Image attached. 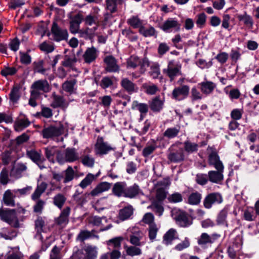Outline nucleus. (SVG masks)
Instances as JSON below:
<instances>
[{
	"label": "nucleus",
	"mask_w": 259,
	"mask_h": 259,
	"mask_svg": "<svg viewBox=\"0 0 259 259\" xmlns=\"http://www.w3.org/2000/svg\"><path fill=\"white\" fill-rule=\"evenodd\" d=\"M14 196L10 190H7L3 196L4 203L8 206H14Z\"/></svg>",
	"instance_id": "58836bf2"
},
{
	"label": "nucleus",
	"mask_w": 259,
	"mask_h": 259,
	"mask_svg": "<svg viewBox=\"0 0 259 259\" xmlns=\"http://www.w3.org/2000/svg\"><path fill=\"white\" fill-rule=\"evenodd\" d=\"M46 156L47 158L53 162H54L56 156L57 161L60 163H64L63 157L61 154L60 151L55 146H49L45 148Z\"/></svg>",
	"instance_id": "9d476101"
},
{
	"label": "nucleus",
	"mask_w": 259,
	"mask_h": 259,
	"mask_svg": "<svg viewBox=\"0 0 259 259\" xmlns=\"http://www.w3.org/2000/svg\"><path fill=\"white\" fill-rule=\"evenodd\" d=\"M228 214V208L225 207L218 214L216 218V225L218 226H225L228 227V224L227 220Z\"/></svg>",
	"instance_id": "412c9836"
},
{
	"label": "nucleus",
	"mask_w": 259,
	"mask_h": 259,
	"mask_svg": "<svg viewBox=\"0 0 259 259\" xmlns=\"http://www.w3.org/2000/svg\"><path fill=\"white\" fill-rule=\"evenodd\" d=\"M15 250L9 251L6 259H24L23 254L19 251V248H15Z\"/></svg>",
	"instance_id": "09e8293b"
},
{
	"label": "nucleus",
	"mask_w": 259,
	"mask_h": 259,
	"mask_svg": "<svg viewBox=\"0 0 259 259\" xmlns=\"http://www.w3.org/2000/svg\"><path fill=\"white\" fill-rule=\"evenodd\" d=\"M237 244L233 243L230 245L227 248V253L229 256L232 258L234 259L236 257V251L235 248H237Z\"/></svg>",
	"instance_id": "774afa93"
},
{
	"label": "nucleus",
	"mask_w": 259,
	"mask_h": 259,
	"mask_svg": "<svg viewBox=\"0 0 259 259\" xmlns=\"http://www.w3.org/2000/svg\"><path fill=\"white\" fill-rule=\"evenodd\" d=\"M114 150L111 144L105 141L103 137H98L94 147L95 154L102 156L107 154L111 151Z\"/></svg>",
	"instance_id": "f03ea898"
},
{
	"label": "nucleus",
	"mask_w": 259,
	"mask_h": 259,
	"mask_svg": "<svg viewBox=\"0 0 259 259\" xmlns=\"http://www.w3.org/2000/svg\"><path fill=\"white\" fill-rule=\"evenodd\" d=\"M199 85L201 86V91L206 95L211 94L216 87L215 83L210 81L202 82Z\"/></svg>",
	"instance_id": "bb28decb"
},
{
	"label": "nucleus",
	"mask_w": 259,
	"mask_h": 259,
	"mask_svg": "<svg viewBox=\"0 0 259 259\" xmlns=\"http://www.w3.org/2000/svg\"><path fill=\"white\" fill-rule=\"evenodd\" d=\"M95 179V176L92 174H88L85 178L80 182L79 186L82 188H85L88 186L90 185L92 182Z\"/></svg>",
	"instance_id": "de8ad7c7"
},
{
	"label": "nucleus",
	"mask_w": 259,
	"mask_h": 259,
	"mask_svg": "<svg viewBox=\"0 0 259 259\" xmlns=\"http://www.w3.org/2000/svg\"><path fill=\"white\" fill-rule=\"evenodd\" d=\"M43 61H39L33 63V69L36 72L45 74L46 69L43 67Z\"/></svg>",
	"instance_id": "680f3d73"
},
{
	"label": "nucleus",
	"mask_w": 259,
	"mask_h": 259,
	"mask_svg": "<svg viewBox=\"0 0 259 259\" xmlns=\"http://www.w3.org/2000/svg\"><path fill=\"white\" fill-rule=\"evenodd\" d=\"M123 239V238L121 237H115L108 240L107 244L110 247L114 248V249H117L120 247L121 242Z\"/></svg>",
	"instance_id": "a19ab883"
},
{
	"label": "nucleus",
	"mask_w": 259,
	"mask_h": 259,
	"mask_svg": "<svg viewBox=\"0 0 259 259\" xmlns=\"http://www.w3.org/2000/svg\"><path fill=\"white\" fill-rule=\"evenodd\" d=\"M140 190L137 185H134L125 188V197L133 198L140 193Z\"/></svg>",
	"instance_id": "79ce46f5"
},
{
	"label": "nucleus",
	"mask_w": 259,
	"mask_h": 259,
	"mask_svg": "<svg viewBox=\"0 0 259 259\" xmlns=\"http://www.w3.org/2000/svg\"><path fill=\"white\" fill-rule=\"evenodd\" d=\"M70 208L66 207L61 211L59 217L56 219V223L60 226H65L68 222V217L70 214Z\"/></svg>",
	"instance_id": "5701e85b"
},
{
	"label": "nucleus",
	"mask_w": 259,
	"mask_h": 259,
	"mask_svg": "<svg viewBox=\"0 0 259 259\" xmlns=\"http://www.w3.org/2000/svg\"><path fill=\"white\" fill-rule=\"evenodd\" d=\"M147 67H149V75L153 79L158 78L160 74L159 64L157 62H151L147 59Z\"/></svg>",
	"instance_id": "6ab92c4d"
},
{
	"label": "nucleus",
	"mask_w": 259,
	"mask_h": 259,
	"mask_svg": "<svg viewBox=\"0 0 259 259\" xmlns=\"http://www.w3.org/2000/svg\"><path fill=\"white\" fill-rule=\"evenodd\" d=\"M52 102L51 106L53 108H57L59 107H66V104L63 98L60 96L56 95L55 93H53L52 95Z\"/></svg>",
	"instance_id": "7c9ffc66"
},
{
	"label": "nucleus",
	"mask_w": 259,
	"mask_h": 259,
	"mask_svg": "<svg viewBox=\"0 0 259 259\" xmlns=\"http://www.w3.org/2000/svg\"><path fill=\"white\" fill-rule=\"evenodd\" d=\"M124 248L125 249L126 254L128 255L133 256L141 254V250L137 246H125Z\"/></svg>",
	"instance_id": "a18cd8bd"
},
{
	"label": "nucleus",
	"mask_w": 259,
	"mask_h": 259,
	"mask_svg": "<svg viewBox=\"0 0 259 259\" xmlns=\"http://www.w3.org/2000/svg\"><path fill=\"white\" fill-rule=\"evenodd\" d=\"M54 39L56 41H60L66 39L68 33L66 29L60 28L56 23H54L51 29Z\"/></svg>",
	"instance_id": "dca6fc26"
},
{
	"label": "nucleus",
	"mask_w": 259,
	"mask_h": 259,
	"mask_svg": "<svg viewBox=\"0 0 259 259\" xmlns=\"http://www.w3.org/2000/svg\"><path fill=\"white\" fill-rule=\"evenodd\" d=\"M114 193L118 196L125 197V185L122 183H116L113 188Z\"/></svg>",
	"instance_id": "c9c22d12"
},
{
	"label": "nucleus",
	"mask_w": 259,
	"mask_h": 259,
	"mask_svg": "<svg viewBox=\"0 0 259 259\" xmlns=\"http://www.w3.org/2000/svg\"><path fill=\"white\" fill-rule=\"evenodd\" d=\"M121 256V253L118 249H113L111 252L102 254L99 259H119Z\"/></svg>",
	"instance_id": "f704fd0d"
},
{
	"label": "nucleus",
	"mask_w": 259,
	"mask_h": 259,
	"mask_svg": "<svg viewBox=\"0 0 259 259\" xmlns=\"http://www.w3.org/2000/svg\"><path fill=\"white\" fill-rule=\"evenodd\" d=\"M208 176L204 174H198L196 175V181L200 185L204 186L206 185L208 181Z\"/></svg>",
	"instance_id": "864d4df0"
},
{
	"label": "nucleus",
	"mask_w": 259,
	"mask_h": 259,
	"mask_svg": "<svg viewBox=\"0 0 259 259\" xmlns=\"http://www.w3.org/2000/svg\"><path fill=\"white\" fill-rule=\"evenodd\" d=\"M190 245L189 239L188 237H185L184 241L178 244L175 247V249L178 251H182L183 249L189 247Z\"/></svg>",
	"instance_id": "13d9d810"
},
{
	"label": "nucleus",
	"mask_w": 259,
	"mask_h": 259,
	"mask_svg": "<svg viewBox=\"0 0 259 259\" xmlns=\"http://www.w3.org/2000/svg\"><path fill=\"white\" fill-rule=\"evenodd\" d=\"M111 188V184L107 182H102L99 184L90 193H85L82 196V201L79 202V203H83L86 201L85 200L90 195L92 196H96L102 193L107 191Z\"/></svg>",
	"instance_id": "6e6552de"
},
{
	"label": "nucleus",
	"mask_w": 259,
	"mask_h": 259,
	"mask_svg": "<svg viewBox=\"0 0 259 259\" xmlns=\"http://www.w3.org/2000/svg\"><path fill=\"white\" fill-rule=\"evenodd\" d=\"M0 217L3 221L7 222L12 227L17 228L19 226L16 209L0 210Z\"/></svg>",
	"instance_id": "20e7f679"
},
{
	"label": "nucleus",
	"mask_w": 259,
	"mask_h": 259,
	"mask_svg": "<svg viewBox=\"0 0 259 259\" xmlns=\"http://www.w3.org/2000/svg\"><path fill=\"white\" fill-rule=\"evenodd\" d=\"M28 156L34 162L38 163L41 161V154L34 150L27 151Z\"/></svg>",
	"instance_id": "603ef678"
},
{
	"label": "nucleus",
	"mask_w": 259,
	"mask_h": 259,
	"mask_svg": "<svg viewBox=\"0 0 259 259\" xmlns=\"http://www.w3.org/2000/svg\"><path fill=\"white\" fill-rule=\"evenodd\" d=\"M177 231L175 229H169L163 235V243L166 246L172 244V241L176 239L175 237Z\"/></svg>",
	"instance_id": "393cba45"
},
{
	"label": "nucleus",
	"mask_w": 259,
	"mask_h": 259,
	"mask_svg": "<svg viewBox=\"0 0 259 259\" xmlns=\"http://www.w3.org/2000/svg\"><path fill=\"white\" fill-rule=\"evenodd\" d=\"M85 254H83L80 251L76 253L73 256L75 258L76 255L79 256V259H96L98 255V248L96 246H88L84 249Z\"/></svg>",
	"instance_id": "ddd939ff"
},
{
	"label": "nucleus",
	"mask_w": 259,
	"mask_h": 259,
	"mask_svg": "<svg viewBox=\"0 0 259 259\" xmlns=\"http://www.w3.org/2000/svg\"><path fill=\"white\" fill-rule=\"evenodd\" d=\"M237 18L240 22H243L244 24L249 28H252L253 25V20L252 17L248 15L246 12L243 15L237 14Z\"/></svg>",
	"instance_id": "c756f323"
},
{
	"label": "nucleus",
	"mask_w": 259,
	"mask_h": 259,
	"mask_svg": "<svg viewBox=\"0 0 259 259\" xmlns=\"http://www.w3.org/2000/svg\"><path fill=\"white\" fill-rule=\"evenodd\" d=\"M190 88L188 85H182L176 87L171 93V98L176 101H181L188 98Z\"/></svg>",
	"instance_id": "0eeeda50"
},
{
	"label": "nucleus",
	"mask_w": 259,
	"mask_h": 259,
	"mask_svg": "<svg viewBox=\"0 0 259 259\" xmlns=\"http://www.w3.org/2000/svg\"><path fill=\"white\" fill-rule=\"evenodd\" d=\"M92 236V234L91 232L86 230H82L78 234L77 237V239L80 241H83L84 240L91 238Z\"/></svg>",
	"instance_id": "0e129e2a"
},
{
	"label": "nucleus",
	"mask_w": 259,
	"mask_h": 259,
	"mask_svg": "<svg viewBox=\"0 0 259 259\" xmlns=\"http://www.w3.org/2000/svg\"><path fill=\"white\" fill-rule=\"evenodd\" d=\"M29 121L27 118H20L16 121L15 128L16 131H21L29 125Z\"/></svg>",
	"instance_id": "c03bdc74"
},
{
	"label": "nucleus",
	"mask_w": 259,
	"mask_h": 259,
	"mask_svg": "<svg viewBox=\"0 0 259 259\" xmlns=\"http://www.w3.org/2000/svg\"><path fill=\"white\" fill-rule=\"evenodd\" d=\"M180 131V126H178L174 127L167 128L163 133V136L168 139H172L176 137Z\"/></svg>",
	"instance_id": "e433bc0d"
},
{
	"label": "nucleus",
	"mask_w": 259,
	"mask_h": 259,
	"mask_svg": "<svg viewBox=\"0 0 259 259\" xmlns=\"http://www.w3.org/2000/svg\"><path fill=\"white\" fill-rule=\"evenodd\" d=\"M122 86L124 89L127 90L128 92H132L134 91V84L128 79L126 78L123 79L121 81Z\"/></svg>",
	"instance_id": "338daca9"
},
{
	"label": "nucleus",
	"mask_w": 259,
	"mask_h": 259,
	"mask_svg": "<svg viewBox=\"0 0 259 259\" xmlns=\"http://www.w3.org/2000/svg\"><path fill=\"white\" fill-rule=\"evenodd\" d=\"M104 61L107 65V70L110 72H116L118 70L119 67L117 65L114 58L109 56L105 57Z\"/></svg>",
	"instance_id": "a878e982"
},
{
	"label": "nucleus",
	"mask_w": 259,
	"mask_h": 259,
	"mask_svg": "<svg viewBox=\"0 0 259 259\" xmlns=\"http://www.w3.org/2000/svg\"><path fill=\"white\" fill-rule=\"evenodd\" d=\"M223 201V197L219 192L208 194L203 200V206L206 209H210L213 205L220 204Z\"/></svg>",
	"instance_id": "39448f33"
},
{
	"label": "nucleus",
	"mask_w": 259,
	"mask_h": 259,
	"mask_svg": "<svg viewBox=\"0 0 259 259\" xmlns=\"http://www.w3.org/2000/svg\"><path fill=\"white\" fill-rule=\"evenodd\" d=\"M66 201V197L61 193L57 194L53 198L54 204L60 209L62 208Z\"/></svg>",
	"instance_id": "4c0bfd02"
},
{
	"label": "nucleus",
	"mask_w": 259,
	"mask_h": 259,
	"mask_svg": "<svg viewBox=\"0 0 259 259\" xmlns=\"http://www.w3.org/2000/svg\"><path fill=\"white\" fill-rule=\"evenodd\" d=\"M76 82V81L75 79L66 81L63 84L62 88L66 92H72Z\"/></svg>",
	"instance_id": "bf43d9fd"
},
{
	"label": "nucleus",
	"mask_w": 259,
	"mask_h": 259,
	"mask_svg": "<svg viewBox=\"0 0 259 259\" xmlns=\"http://www.w3.org/2000/svg\"><path fill=\"white\" fill-rule=\"evenodd\" d=\"M83 16L81 12H79L75 16L70 17V31L72 33H79L80 31V24L83 20Z\"/></svg>",
	"instance_id": "9b49d317"
},
{
	"label": "nucleus",
	"mask_w": 259,
	"mask_h": 259,
	"mask_svg": "<svg viewBox=\"0 0 259 259\" xmlns=\"http://www.w3.org/2000/svg\"><path fill=\"white\" fill-rule=\"evenodd\" d=\"M168 192L166 191L164 187H159L156 189L155 192V197L153 199L158 201L163 202L166 198Z\"/></svg>",
	"instance_id": "72a5a7b5"
},
{
	"label": "nucleus",
	"mask_w": 259,
	"mask_h": 259,
	"mask_svg": "<svg viewBox=\"0 0 259 259\" xmlns=\"http://www.w3.org/2000/svg\"><path fill=\"white\" fill-rule=\"evenodd\" d=\"M47 187V184L46 183L42 182L38 185L36 189L31 196L33 200H37L41 195L45 192Z\"/></svg>",
	"instance_id": "473e14b6"
},
{
	"label": "nucleus",
	"mask_w": 259,
	"mask_h": 259,
	"mask_svg": "<svg viewBox=\"0 0 259 259\" xmlns=\"http://www.w3.org/2000/svg\"><path fill=\"white\" fill-rule=\"evenodd\" d=\"M32 96H38L41 93L49 92L51 87L47 80H38L33 83L31 86Z\"/></svg>",
	"instance_id": "423d86ee"
},
{
	"label": "nucleus",
	"mask_w": 259,
	"mask_h": 259,
	"mask_svg": "<svg viewBox=\"0 0 259 259\" xmlns=\"http://www.w3.org/2000/svg\"><path fill=\"white\" fill-rule=\"evenodd\" d=\"M164 102L160 100V96L153 98L149 101V106L151 110L154 113H158L163 109Z\"/></svg>",
	"instance_id": "f3484780"
},
{
	"label": "nucleus",
	"mask_w": 259,
	"mask_h": 259,
	"mask_svg": "<svg viewBox=\"0 0 259 259\" xmlns=\"http://www.w3.org/2000/svg\"><path fill=\"white\" fill-rule=\"evenodd\" d=\"M133 208L131 205H128L120 209L118 214V218L121 221L128 219L133 213Z\"/></svg>",
	"instance_id": "c85d7f7f"
},
{
	"label": "nucleus",
	"mask_w": 259,
	"mask_h": 259,
	"mask_svg": "<svg viewBox=\"0 0 259 259\" xmlns=\"http://www.w3.org/2000/svg\"><path fill=\"white\" fill-rule=\"evenodd\" d=\"M158 229L156 224H153L149 226L148 236L151 242H153L155 240Z\"/></svg>",
	"instance_id": "3c124183"
},
{
	"label": "nucleus",
	"mask_w": 259,
	"mask_h": 259,
	"mask_svg": "<svg viewBox=\"0 0 259 259\" xmlns=\"http://www.w3.org/2000/svg\"><path fill=\"white\" fill-rule=\"evenodd\" d=\"M220 235L213 234L211 236L206 233H203L197 239V243L202 247H204L208 244H212L215 240L218 239Z\"/></svg>",
	"instance_id": "f8f14e48"
},
{
	"label": "nucleus",
	"mask_w": 259,
	"mask_h": 259,
	"mask_svg": "<svg viewBox=\"0 0 259 259\" xmlns=\"http://www.w3.org/2000/svg\"><path fill=\"white\" fill-rule=\"evenodd\" d=\"M98 56V52L94 47L88 48L83 55L84 62L90 64L94 62Z\"/></svg>",
	"instance_id": "aec40b11"
},
{
	"label": "nucleus",
	"mask_w": 259,
	"mask_h": 259,
	"mask_svg": "<svg viewBox=\"0 0 259 259\" xmlns=\"http://www.w3.org/2000/svg\"><path fill=\"white\" fill-rule=\"evenodd\" d=\"M181 24L176 18H169L165 20L160 26V28L165 32H170L172 29H174L175 32H178L181 29Z\"/></svg>",
	"instance_id": "1a4fd4ad"
},
{
	"label": "nucleus",
	"mask_w": 259,
	"mask_h": 259,
	"mask_svg": "<svg viewBox=\"0 0 259 259\" xmlns=\"http://www.w3.org/2000/svg\"><path fill=\"white\" fill-rule=\"evenodd\" d=\"M175 220L177 224L183 228L188 227L193 223L192 220L190 218L188 214L184 211H181L177 215Z\"/></svg>",
	"instance_id": "2eb2a0df"
},
{
	"label": "nucleus",
	"mask_w": 259,
	"mask_h": 259,
	"mask_svg": "<svg viewBox=\"0 0 259 259\" xmlns=\"http://www.w3.org/2000/svg\"><path fill=\"white\" fill-rule=\"evenodd\" d=\"M151 204L147 207V208L151 209L159 217L163 214L164 212V207L163 206V202L158 201L154 199H151Z\"/></svg>",
	"instance_id": "4be33fe9"
},
{
	"label": "nucleus",
	"mask_w": 259,
	"mask_h": 259,
	"mask_svg": "<svg viewBox=\"0 0 259 259\" xmlns=\"http://www.w3.org/2000/svg\"><path fill=\"white\" fill-rule=\"evenodd\" d=\"M84 21V24L86 25L91 26L92 25L95 24L96 25L95 27H97V28L98 26L99 21L96 16L90 14L85 17Z\"/></svg>",
	"instance_id": "49530a36"
},
{
	"label": "nucleus",
	"mask_w": 259,
	"mask_h": 259,
	"mask_svg": "<svg viewBox=\"0 0 259 259\" xmlns=\"http://www.w3.org/2000/svg\"><path fill=\"white\" fill-rule=\"evenodd\" d=\"M190 97L192 102H194L198 100H201L202 98V96L197 88L194 87L191 89Z\"/></svg>",
	"instance_id": "4d7b16f0"
},
{
	"label": "nucleus",
	"mask_w": 259,
	"mask_h": 259,
	"mask_svg": "<svg viewBox=\"0 0 259 259\" xmlns=\"http://www.w3.org/2000/svg\"><path fill=\"white\" fill-rule=\"evenodd\" d=\"M40 49L46 53H50L54 51V47L52 43L44 42L39 46Z\"/></svg>",
	"instance_id": "052dcab7"
},
{
	"label": "nucleus",
	"mask_w": 259,
	"mask_h": 259,
	"mask_svg": "<svg viewBox=\"0 0 259 259\" xmlns=\"http://www.w3.org/2000/svg\"><path fill=\"white\" fill-rule=\"evenodd\" d=\"M202 199V194L198 191L191 193L188 197L187 203L192 205L200 204Z\"/></svg>",
	"instance_id": "cd10ccee"
},
{
	"label": "nucleus",
	"mask_w": 259,
	"mask_h": 259,
	"mask_svg": "<svg viewBox=\"0 0 259 259\" xmlns=\"http://www.w3.org/2000/svg\"><path fill=\"white\" fill-rule=\"evenodd\" d=\"M65 132L63 125L60 123H57L45 127L42 131V136L46 139H54L62 135Z\"/></svg>",
	"instance_id": "f257e3e1"
},
{
	"label": "nucleus",
	"mask_w": 259,
	"mask_h": 259,
	"mask_svg": "<svg viewBox=\"0 0 259 259\" xmlns=\"http://www.w3.org/2000/svg\"><path fill=\"white\" fill-rule=\"evenodd\" d=\"M167 159L172 163H180L185 159L184 151L182 148L172 145L168 149Z\"/></svg>",
	"instance_id": "7ed1b4c3"
},
{
	"label": "nucleus",
	"mask_w": 259,
	"mask_h": 259,
	"mask_svg": "<svg viewBox=\"0 0 259 259\" xmlns=\"http://www.w3.org/2000/svg\"><path fill=\"white\" fill-rule=\"evenodd\" d=\"M215 170H210L208 172V178L210 182L219 184L220 183L224 178L223 172L224 168H221Z\"/></svg>",
	"instance_id": "a211bd4d"
},
{
	"label": "nucleus",
	"mask_w": 259,
	"mask_h": 259,
	"mask_svg": "<svg viewBox=\"0 0 259 259\" xmlns=\"http://www.w3.org/2000/svg\"><path fill=\"white\" fill-rule=\"evenodd\" d=\"M81 161L84 165L92 167L94 164L95 160L92 156L85 155L82 157Z\"/></svg>",
	"instance_id": "69168bd1"
},
{
	"label": "nucleus",
	"mask_w": 259,
	"mask_h": 259,
	"mask_svg": "<svg viewBox=\"0 0 259 259\" xmlns=\"http://www.w3.org/2000/svg\"><path fill=\"white\" fill-rule=\"evenodd\" d=\"M208 163L210 166H213L216 169L224 168L222 161L216 150H212L208 155Z\"/></svg>",
	"instance_id": "4468645a"
},
{
	"label": "nucleus",
	"mask_w": 259,
	"mask_h": 259,
	"mask_svg": "<svg viewBox=\"0 0 259 259\" xmlns=\"http://www.w3.org/2000/svg\"><path fill=\"white\" fill-rule=\"evenodd\" d=\"M184 149L188 153H193L198 151V145L195 143H192L187 140L184 143Z\"/></svg>",
	"instance_id": "37998d69"
},
{
	"label": "nucleus",
	"mask_w": 259,
	"mask_h": 259,
	"mask_svg": "<svg viewBox=\"0 0 259 259\" xmlns=\"http://www.w3.org/2000/svg\"><path fill=\"white\" fill-rule=\"evenodd\" d=\"M228 54L224 52H220L214 57L221 64H225L228 59Z\"/></svg>",
	"instance_id": "e2e57ef3"
},
{
	"label": "nucleus",
	"mask_w": 259,
	"mask_h": 259,
	"mask_svg": "<svg viewBox=\"0 0 259 259\" xmlns=\"http://www.w3.org/2000/svg\"><path fill=\"white\" fill-rule=\"evenodd\" d=\"M65 157H63L64 162H72L76 160L78 158V156L75 152L74 149H67L65 150Z\"/></svg>",
	"instance_id": "2f4dec72"
},
{
	"label": "nucleus",
	"mask_w": 259,
	"mask_h": 259,
	"mask_svg": "<svg viewBox=\"0 0 259 259\" xmlns=\"http://www.w3.org/2000/svg\"><path fill=\"white\" fill-rule=\"evenodd\" d=\"M127 23L134 28H139V32L144 36H146V29L144 27H142V22L139 18L133 16L128 19Z\"/></svg>",
	"instance_id": "b1692460"
},
{
	"label": "nucleus",
	"mask_w": 259,
	"mask_h": 259,
	"mask_svg": "<svg viewBox=\"0 0 259 259\" xmlns=\"http://www.w3.org/2000/svg\"><path fill=\"white\" fill-rule=\"evenodd\" d=\"M122 0H106V9L111 13L117 11V5L120 4Z\"/></svg>",
	"instance_id": "ea45409f"
},
{
	"label": "nucleus",
	"mask_w": 259,
	"mask_h": 259,
	"mask_svg": "<svg viewBox=\"0 0 259 259\" xmlns=\"http://www.w3.org/2000/svg\"><path fill=\"white\" fill-rule=\"evenodd\" d=\"M197 19L196 23L197 26L200 28L205 24L206 21V15L204 13H201L197 15Z\"/></svg>",
	"instance_id": "5fc2aeb1"
},
{
	"label": "nucleus",
	"mask_w": 259,
	"mask_h": 259,
	"mask_svg": "<svg viewBox=\"0 0 259 259\" xmlns=\"http://www.w3.org/2000/svg\"><path fill=\"white\" fill-rule=\"evenodd\" d=\"M167 200L170 203H179L183 201V196L181 193L175 192L167 197Z\"/></svg>",
	"instance_id": "8fccbe9b"
},
{
	"label": "nucleus",
	"mask_w": 259,
	"mask_h": 259,
	"mask_svg": "<svg viewBox=\"0 0 259 259\" xmlns=\"http://www.w3.org/2000/svg\"><path fill=\"white\" fill-rule=\"evenodd\" d=\"M65 178L64 183H66L73 180L74 176V172L71 166H69L64 171Z\"/></svg>",
	"instance_id": "6e6d98bb"
}]
</instances>
